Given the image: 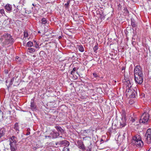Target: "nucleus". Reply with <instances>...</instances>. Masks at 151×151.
<instances>
[{
	"label": "nucleus",
	"mask_w": 151,
	"mask_h": 151,
	"mask_svg": "<svg viewBox=\"0 0 151 151\" xmlns=\"http://www.w3.org/2000/svg\"><path fill=\"white\" fill-rule=\"evenodd\" d=\"M132 144L136 145L137 147H140L143 145V143L141 140L139 135H136L134 137L132 142Z\"/></svg>",
	"instance_id": "obj_1"
},
{
	"label": "nucleus",
	"mask_w": 151,
	"mask_h": 151,
	"mask_svg": "<svg viewBox=\"0 0 151 151\" xmlns=\"http://www.w3.org/2000/svg\"><path fill=\"white\" fill-rule=\"evenodd\" d=\"M150 115L146 112H144L141 115L139 122L140 123H146L148 121Z\"/></svg>",
	"instance_id": "obj_2"
},
{
	"label": "nucleus",
	"mask_w": 151,
	"mask_h": 151,
	"mask_svg": "<svg viewBox=\"0 0 151 151\" xmlns=\"http://www.w3.org/2000/svg\"><path fill=\"white\" fill-rule=\"evenodd\" d=\"M4 36L5 38L4 41L3 42L4 45H6L9 44H12L14 43V39L10 34H6Z\"/></svg>",
	"instance_id": "obj_3"
},
{
	"label": "nucleus",
	"mask_w": 151,
	"mask_h": 151,
	"mask_svg": "<svg viewBox=\"0 0 151 151\" xmlns=\"http://www.w3.org/2000/svg\"><path fill=\"white\" fill-rule=\"evenodd\" d=\"M128 88H127L126 90V92H127V95H128L130 98H135L136 96V95H137V92L134 90L133 89H131L129 88V85H128Z\"/></svg>",
	"instance_id": "obj_4"
},
{
	"label": "nucleus",
	"mask_w": 151,
	"mask_h": 151,
	"mask_svg": "<svg viewBox=\"0 0 151 151\" xmlns=\"http://www.w3.org/2000/svg\"><path fill=\"white\" fill-rule=\"evenodd\" d=\"M144 137L145 141L148 144L151 143V129L150 128L148 129L145 133Z\"/></svg>",
	"instance_id": "obj_5"
},
{
	"label": "nucleus",
	"mask_w": 151,
	"mask_h": 151,
	"mask_svg": "<svg viewBox=\"0 0 151 151\" xmlns=\"http://www.w3.org/2000/svg\"><path fill=\"white\" fill-rule=\"evenodd\" d=\"M134 76L143 75L142 68L140 66H136L134 68Z\"/></svg>",
	"instance_id": "obj_6"
},
{
	"label": "nucleus",
	"mask_w": 151,
	"mask_h": 151,
	"mask_svg": "<svg viewBox=\"0 0 151 151\" xmlns=\"http://www.w3.org/2000/svg\"><path fill=\"white\" fill-rule=\"evenodd\" d=\"M134 76L135 81L136 83L139 84H141L142 83L143 80V75L137 76L135 75Z\"/></svg>",
	"instance_id": "obj_7"
},
{
	"label": "nucleus",
	"mask_w": 151,
	"mask_h": 151,
	"mask_svg": "<svg viewBox=\"0 0 151 151\" xmlns=\"http://www.w3.org/2000/svg\"><path fill=\"white\" fill-rule=\"evenodd\" d=\"M126 115H124L123 117H122L121 120L120 121V128H122L126 125Z\"/></svg>",
	"instance_id": "obj_8"
},
{
	"label": "nucleus",
	"mask_w": 151,
	"mask_h": 151,
	"mask_svg": "<svg viewBox=\"0 0 151 151\" xmlns=\"http://www.w3.org/2000/svg\"><path fill=\"white\" fill-rule=\"evenodd\" d=\"M78 146V148L82 150V151H85L86 148L84 146L83 142L81 140H78L77 142Z\"/></svg>",
	"instance_id": "obj_9"
},
{
	"label": "nucleus",
	"mask_w": 151,
	"mask_h": 151,
	"mask_svg": "<svg viewBox=\"0 0 151 151\" xmlns=\"http://www.w3.org/2000/svg\"><path fill=\"white\" fill-rule=\"evenodd\" d=\"M30 108L33 111L37 110V106L34 100L32 99L31 102Z\"/></svg>",
	"instance_id": "obj_10"
},
{
	"label": "nucleus",
	"mask_w": 151,
	"mask_h": 151,
	"mask_svg": "<svg viewBox=\"0 0 151 151\" xmlns=\"http://www.w3.org/2000/svg\"><path fill=\"white\" fill-rule=\"evenodd\" d=\"M59 143L60 146H61L62 145H63L65 147L68 146L70 144L69 142L65 140L60 141Z\"/></svg>",
	"instance_id": "obj_11"
},
{
	"label": "nucleus",
	"mask_w": 151,
	"mask_h": 151,
	"mask_svg": "<svg viewBox=\"0 0 151 151\" xmlns=\"http://www.w3.org/2000/svg\"><path fill=\"white\" fill-rule=\"evenodd\" d=\"M12 142H11L9 144L11 151H16L17 150V144H12Z\"/></svg>",
	"instance_id": "obj_12"
},
{
	"label": "nucleus",
	"mask_w": 151,
	"mask_h": 151,
	"mask_svg": "<svg viewBox=\"0 0 151 151\" xmlns=\"http://www.w3.org/2000/svg\"><path fill=\"white\" fill-rule=\"evenodd\" d=\"M50 135L52 136V138L54 139L58 137L59 135V134L53 131L52 132L50 133Z\"/></svg>",
	"instance_id": "obj_13"
},
{
	"label": "nucleus",
	"mask_w": 151,
	"mask_h": 151,
	"mask_svg": "<svg viewBox=\"0 0 151 151\" xmlns=\"http://www.w3.org/2000/svg\"><path fill=\"white\" fill-rule=\"evenodd\" d=\"M11 140L10 141V142H12L13 144H17V137L14 136H12L11 138Z\"/></svg>",
	"instance_id": "obj_14"
},
{
	"label": "nucleus",
	"mask_w": 151,
	"mask_h": 151,
	"mask_svg": "<svg viewBox=\"0 0 151 151\" xmlns=\"http://www.w3.org/2000/svg\"><path fill=\"white\" fill-rule=\"evenodd\" d=\"M55 128L58 132H60L61 133H63L64 132V130L60 127L58 126H56Z\"/></svg>",
	"instance_id": "obj_15"
},
{
	"label": "nucleus",
	"mask_w": 151,
	"mask_h": 151,
	"mask_svg": "<svg viewBox=\"0 0 151 151\" xmlns=\"http://www.w3.org/2000/svg\"><path fill=\"white\" fill-rule=\"evenodd\" d=\"M5 9L7 10V11L11 12L12 9V5L9 4H7L5 6Z\"/></svg>",
	"instance_id": "obj_16"
},
{
	"label": "nucleus",
	"mask_w": 151,
	"mask_h": 151,
	"mask_svg": "<svg viewBox=\"0 0 151 151\" xmlns=\"http://www.w3.org/2000/svg\"><path fill=\"white\" fill-rule=\"evenodd\" d=\"M131 25L133 27H134L137 26V24L133 18L131 19Z\"/></svg>",
	"instance_id": "obj_17"
},
{
	"label": "nucleus",
	"mask_w": 151,
	"mask_h": 151,
	"mask_svg": "<svg viewBox=\"0 0 151 151\" xmlns=\"http://www.w3.org/2000/svg\"><path fill=\"white\" fill-rule=\"evenodd\" d=\"M5 130L4 128H2L0 129V138L4 135L5 134Z\"/></svg>",
	"instance_id": "obj_18"
},
{
	"label": "nucleus",
	"mask_w": 151,
	"mask_h": 151,
	"mask_svg": "<svg viewBox=\"0 0 151 151\" xmlns=\"http://www.w3.org/2000/svg\"><path fill=\"white\" fill-rule=\"evenodd\" d=\"M14 129L16 131H19V127L17 123L15 124L14 127Z\"/></svg>",
	"instance_id": "obj_19"
},
{
	"label": "nucleus",
	"mask_w": 151,
	"mask_h": 151,
	"mask_svg": "<svg viewBox=\"0 0 151 151\" xmlns=\"http://www.w3.org/2000/svg\"><path fill=\"white\" fill-rule=\"evenodd\" d=\"M78 47L79 50L81 52H83L84 51V49L82 45H80L78 46Z\"/></svg>",
	"instance_id": "obj_20"
},
{
	"label": "nucleus",
	"mask_w": 151,
	"mask_h": 151,
	"mask_svg": "<svg viewBox=\"0 0 151 151\" xmlns=\"http://www.w3.org/2000/svg\"><path fill=\"white\" fill-rule=\"evenodd\" d=\"M42 23L43 24H45L47 23V20L45 18H43L41 20Z\"/></svg>",
	"instance_id": "obj_21"
},
{
	"label": "nucleus",
	"mask_w": 151,
	"mask_h": 151,
	"mask_svg": "<svg viewBox=\"0 0 151 151\" xmlns=\"http://www.w3.org/2000/svg\"><path fill=\"white\" fill-rule=\"evenodd\" d=\"M33 42L30 41L27 42L26 45V46L28 47H31L33 46Z\"/></svg>",
	"instance_id": "obj_22"
},
{
	"label": "nucleus",
	"mask_w": 151,
	"mask_h": 151,
	"mask_svg": "<svg viewBox=\"0 0 151 151\" xmlns=\"http://www.w3.org/2000/svg\"><path fill=\"white\" fill-rule=\"evenodd\" d=\"M76 70V67H74L73 68V70L71 72L70 74L72 75L73 76H74L75 75V73Z\"/></svg>",
	"instance_id": "obj_23"
},
{
	"label": "nucleus",
	"mask_w": 151,
	"mask_h": 151,
	"mask_svg": "<svg viewBox=\"0 0 151 151\" xmlns=\"http://www.w3.org/2000/svg\"><path fill=\"white\" fill-rule=\"evenodd\" d=\"M98 43H97V44L93 48V50H94V52H95V53H96L97 52V51H96V50H98Z\"/></svg>",
	"instance_id": "obj_24"
},
{
	"label": "nucleus",
	"mask_w": 151,
	"mask_h": 151,
	"mask_svg": "<svg viewBox=\"0 0 151 151\" xmlns=\"http://www.w3.org/2000/svg\"><path fill=\"white\" fill-rule=\"evenodd\" d=\"M28 50H29V52L30 53L33 52L35 50V49L33 48H29Z\"/></svg>",
	"instance_id": "obj_25"
},
{
	"label": "nucleus",
	"mask_w": 151,
	"mask_h": 151,
	"mask_svg": "<svg viewBox=\"0 0 151 151\" xmlns=\"http://www.w3.org/2000/svg\"><path fill=\"white\" fill-rule=\"evenodd\" d=\"M70 0H69L68 1L66 4H65V8H68L69 6V4H70Z\"/></svg>",
	"instance_id": "obj_26"
},
{
	"label": "nucleus",
	"mask_w": 151,
	"mask_h": 151,
	"mask_svg": "<svg viewBox=\"0 0 151 151\" xmlns=\"http://www.w3.org/2000/svg\"><path fill=\"white\" fill-rule=\"evenodd\" d=\"M147 8L149 9H151V1H150L148 2V5L147 6Z\"/></svg>",
	"instance_id": "obj_27"
},
{
	"label": "nucleus",
	"mask_w": 151,
	"mask_h": 151,
	"mask_svg": "<svg viewBox=\"0 0 151 151\" xmlns=\"http://www.w3.org/2000/svg\"><path fill=\"white\" fill-rule=\"evenodd\" d=\"M124 13L129 14V12L128 10L127 9V8L125 7L123 9Z\"/></svg>",
	"instance_id": "obj_28"
},
{
	"label": "nucleus",
	"mask_w": 151,
	"mask_h": 151,
	"mask_svg": "<svg viewBox=\"0 0 151 151\" xmlns=\"http://www.w3.org/2000/svg\"><path fill=\"white\" fill-rule=\"evenodd\" d=\"M133 31V35L132 37V39L135 40L136 38V34L134 32V29L133 28H132Z\"/></svg>",
	"instance_id": "obj_29"
},
{
	"label": "nucleus",
	"mask_w": 151,
	"mask_h": 151,
	"mask_svg": "<svg viewBox=\"0 0 151 151\" xmlns=\"http://www.w3.org/2000/svg\"><path fill=\"white\" fill-rule=\"evenodd\" d=\"M126 69V66H123L121 69V72L122 73H124L125 72V70Z\"/></svg>",
	"instance_id": "obj_30"
},
{
	"label": "nucleus",
	"mask_w": 151,
	"mask_h": 151,
	"mask_svg": "<svg viewBox=\"0 0 151 151\" xmlns=\"http://www.w3.org/2000/svg\"><path fill=\"white\" fill-rule=\"evenodd\" d=\"M129 120L132 122H134L135 121V119L133 118L132 117H130L129 118Z\"/></svg>",
	"instance_id": "obj_31"
},
{
	"label": "nucleus",
	"mask_w": 151,
	"mask_h": 151,
	"mask_svg": "<svg viewBox=\"0 0 151 151\" xmlns=\"http://www.w3.org/2000/svg\"><path fill=\"white\" fill-rule=\"evenodd\" d=\"M99 14L101 16L100 17L101 19L104 18L105 15L102 12L101 13H100Z\"/></svg>",
	"instance_id": "obj_32"
},
{
	"label": "nucleus",
	"mask_w": 151,
	"mask_h": 151,
	"mask_svg": "<svg viewBox=\"0 0 151 151\" xmlns=\"http://www.w3.org/2000/svg\"><path fill=\"white\" fill-rule=\"evenodd\" d=\"M15 60L17 62H20L21 61V58L18 56H17L15 58Z\"/></svg>",
	"instance_id": "obj_33"
},
{
	"label": "nucleus",
	"mask_w": 151,
	"mask_h": 151,
	"mask_svg": "<svg viewBox=\"0 0 151 151\" xmlns=\"http://www.w3.org/2000/svg\"><path fill=\"white\" fill-rule=\"evenodd\" d=\"M122 6L120 4H119L117 5V9L120 10L121 9Z\"/></svg>",
	"instance_id": "obj_34"
},
{
	"label": "nucleus",
	"mask_w": 151,
	"mask_h": 151,
	"mask_svg": "<svg viewBox=\"0 0 151 151\" xmlns=\"http://www.w3.org/2000/svg\"><path fill=\"white\" fill-rule=\"evenodd\" d=\"M86 151H92L91 150V147L89 146L88 147L87 149L86 148V149L85 150Z\"/></svg>",
	"instance_id": "obj_35"
},
{
	"label": "nucleus",
	"mask_w": 151,
	"mask_h": 151,
	"mask_svg": "<svg viewBox=\"0 0 151 151\" xmlns=\"http://www.w3.org/2000/svg\"><path fill=\"white\" fill-rule=\"evenodd\" d=\"M15 79L14 77H13L11 80L10 84L12 85L13 84V82L14 81Z\"/></svg>",
	"instance_id": "obj_36"
},
{
	"label": "nucleus",
	"mask_w": 151,
	"mask_h": 151,
	"mask_svg": "<svg viewBox=\"0 0 151 151\" xmlns=\"http://www.w3.org/2000/svg\"><path fill=\"white\" fill-rule=\"evenodd\" d=\"M93 76L95 78L99 77V76L96 73H93Z\"/></svg>",
	"instance_id": "obj_37"
},
{
	"label": "nucleus",
	"mask_w": 151,
	"mask_h": 151,
	"mask_svg": "<svg viewBox=\"0 0 151 151\" xmlns=\"http://www.w3.org/2000/svg\"><path fill=\"white\" fill-rule=\"evenodd\" d=\"M0 13L2 14H4V10L3 9H0Z\"/></svg>",
	"instance_id": "obj_38"
},
{
	"label": "nucleus",
	"mask_w": 151,
	"mask_h": 151,
	"mask_svg": "<svg viewBox=\"0 0 151 151\" xmlns=\"http://www.w3.org/2000/svg\"><path fill=\"white\" fill-rule=\"evenodd\" d=\"M24 36L25 37H27L28 36V34L27 32H24Z\"/></svg>",
	"instance_id": "obj_39"
},
{
	"label": "nucleus",
	"mask_w": 151,
	"mask_h": 151,
	"mask_svg": "<svg viewBox=\"0 0 151 151\" xmlns=\"http://www.w3.org/2000/svg\"><path fill=\"white\" fill-rule=\"evenodd\" d=\"M19 11V9L17 8V7L16 9H14L13 11V13H16L17 12Z\"/></svg>",
	"instance_id": "obj_40"
},
{
	"label": "nucleus",
	"mask_w": 151,
	"mask_h": 151,
	"mask_svg": "<svg viewBox=\"0 0 151 151\" xmlns=\"http://www.w3.org/2000/svg\"><path fill=\"white\" fill-rule=\"evenodd\" d=\"M84 132H85L86 133H88V132H90V130L89 129L85 130L83 131Z\"/></svg>",
	"instance_id": "obj_41"
},
{
	"label": "nucleus",
	"mask_w": 151,
	"mask_h": 151,
	"mask_svg": "<svg viewBox=\"0 0 151 151\" xmlns=\"http://www.w3.org/2000/svg\"><path fill=\"white\" fill-rule=\"evenodd\" d=\"M35 47L37 48H39V44H37H37H35Z\"/></svg>",
	"instance_id": "obj_42"
},
{
	"label": "nucleus",
	"mask_w": 151,
	"mask_h": 151,
	"mask_svg": "<svg viewBox=\"0 0 151 151\" xmlns=\"http://www.w3.org/2000/svg\"><path fill=\"white\" fill-rule=\"evenodd\" d=\"M87 137H88V138H91V137H89V136H87V137H83V140H86V138H87Z\"/></svg>",
	"instance_id": "obj_43"
},
{
	"label": "nucleus",
	"mask_w": 151,
	"mask_h": 151,
	"mask_svg": "<svg viewBox=\"0 0 151 151\" xmlns=\"http://www.w3.org/2000/svg\"><path fill=\"white\" fill-rule=\"evenodd\" d=\"M60 143V141L56 142L55 144H56V145H59V143Z\"/></svg>",
	"instance_id": "obj_44"
},
{
	"label": "nucleus",
	"mask_w": 151,
	"mask_h": 151,
	"mask_svg": "<svg viewBox=\"0 0 151 151\" xmlns=\"http://www.w3.org/2000/svg\"><path fill=\"white\" fill-rule=\"evenodd\" d=\"M30 134V132H27V134H26V135H29Z\"/></svg>",
	"instance_id": "obj_45"
},
{
	"label": "nucleus",
	"mask_w": 151,
	"mask_h": 151,
	"mask_svg": "<svg viewBox=\"0 0 151 151\" xmlns=\"http://www.w3.org/2000/svg\"><path fill=\"white\" fill-rule=\"evenodd\" d=\"M134 43H135V42L134 41H132V44L133 45H134Z\"/></svg>",
	"instance_id": "obj_46"
},
{
	"label": "nucleus",
	"mask_w": 151,
	"mask_h": 151,
	"mask_svg": "<svg viewBox=\"0 0 151 151\" xmlns=\"http://www.w3.org/2000/svg\"><path fill=\"white\" fill-rule=\"evenodd\" d=\"M11 111H8V114H9V115H11Z\"/></svg>",
	"instance_id": "obj_47"
},
{
	"label": "nucleus",
	"mask_w": 151,
	"mask_h": 151,
	"mask_svg": "<svg viewBox=\"0 0 151 151\" xmlns=\"http://www.w3.org/2000/svg\"><path fill=\"white\" fill-rule=\"evenodd\" d=\"M125 134H126L125 133H124L123 134V136L124 137H125Z\"/></svg>",
	"instance_id": "obj_48"
},
{
	"label": "nucleus",
	"mask_w": 151,
	"mask_h": 151,
	"mask_svg": "<svg viewBox=\"0 0 151 151\" xmlns=\"http://www.w3.org/2000/svg\"><path fill=\"white\" fill-rule=\"evenodd\" d=\"M34 43H35V44H37V42L36 41L34 40Z\"/></svg>",
	"instance_id": "obj_49"
},
{
	"label": "nucleus",
	"mask_w": 151,
	"mask_h": 151,
	"mask_svg": "<svg viewBox=\"0 0 151 151\" xmlns=\"http://www.w3.org/2000/svg\"><path fill=\"white\" fill-rule=\"evenodd\" d=\"M25 45V42H23V46H24Z\"/></svg>",
	"instance_id": "obj_50"
},
{
	"label": "nucleus",
	"mask_w": 151,
	"mask_h": 151,
	"mask_svg": "<svg viewBox=\"0 0 151 151\" xmlns=\"http://www.w3.org/2000/svg\"><path fill=\"white\" fill-rule=\"evenodd\" d=\"M147 151H151V147Z\"/></svg>",
	"instance_id": "obj_51"
},
{
	"label": "nucleus",
	"mask_w": 151,
	"mask_h": 151,
	"mask_svg": "<svg viewBox=\"0 0 151 151\" xmlns=\"http://www.w3.org/2000/svg\"><path fill=\"white\" fill-rule=\"evenodd\" d=\"M61 38H62V37L61 36H59V37H58V38H59V39H60Z\"/></svg>",
	"instance_id": "obj_52"
},
{
	"label": "nucleus",
	"mask_w": 151,
	"mask_h": 151,
	"mask_svg": "<svg viewBox=\"0 0 151 151\" xmlns=\"http://www.w3.org/2000/svg\"><path fill=\"white\" fill-rule=\"evenodd\" d=\"M103 141H104V140H103V139H101V140H100V142Z\"/></svg>",
	"instance_id": "obj_53"
},
{
	"label": "nucleus",
	"mask_w": 151,
	"mask_h": 151,
	"mask_svg": "<svg viewBox=\"0 0 151 151\" xmlns=\"http://www.w3.org/2000/svg\"><path fill=\"white\" fill-rule=\"evenodd\" d=\"M127 83H128V82H129V83H130V81H129V80H128L127 79Z\"/></svg>",
	"instance_id": "obj_54"
},
{
	"label": "nucleus",
	"mask_w": 151,
	"mask_h": 151,
	"mask_svg": "<svg viewBox=\"0 0 151 151\" xmlns=\"http://www.w3.org/2000/svg\"><path fill=\"white\" fill-rule=\"evenodd\" d=\"M32 5L33 6H35V5H34V4H32Z\"/></svg>",
	"instance_id": "obj_55"
},
{
	"label": "nucleus",
	"mask_w": 151,
	"mask_h": 151,
	"mask_svg": "<svg viewBox=\"0 0 151 151\" xmlns=\"http://www.w3.org/2000/svg\"><path fill=\"white\" fill-rule=\"evenodd\" d=\"M38 33H40V31H38Z\"/></svg>",
	"instance_id": "obj_56"
},
{
	"label": "nucleus",
	"mask_w": 151,
	"mask_h": 151,
	"mask_svg": "<svg viewBox=\"0 0 151 151\" xmlns=\"http://www.w3.org/2000/svg\"><path fill=\"white\" fill-rule=\"evenodd\" d=\"M61 137V138L62 137V136H60V137Z\"/></svg>",
	"instance_id": "obj_57"
},
{
	"label": "nucleus",
	"mask_w": 151,
	"mask_h": 151,
	"mask_svg": "<svg viewBox=\"0 0 151 151\" xmlns=\"http://www.w3.org/2000/svg\"><path fill=\"white\" fill-rule=\"evenodd\" d=\"M91 90L92 91H93V89H91Z\"/></svg>",
	"instance_id": "obj_58"
},
{
	"label": "nucleus",
	"mask_w": 151,
	"mask_h": 151,
	"mask_svg": "<svg viewBox=\"0 0 151 151\" xmlns=\"http://www.w3.org/2000/svg\"><path fill=\"white\" fill-rule=\"evenodd\" d=\"M45 137L46 138H47V136H45Z\"/></svg>",
	"instance_id": "obj_59"
},
{
	"label": "nucleus",
	"mask_w": 151,
	"mask_h": 151,
	"mask_svg": "<svg viewBox=\"0 0 151 151\" xmlns=\"http://www.w3.org/2000/svg\"><path fill=\"white\" fill-rule=\"evenodd\" d=\"M76 14H77V13H76Z\"/></svg>",
	"instance_id": "obj_60"
},
{
	"label": "nucleus",
	"mask_w": 151,
	"mask_h": 151,
	"mask_svg": "<svg viewBox=\"0 0 151 151\" xmlns=\"http://www.w3.org/2000/svg\"><path fill=\"white\" fill-rule=\"evenodd\" d=\"M76 14H77V13H76Z\"/></svg>",
	"instance_id": "obj_61"
},
{
	"label": "nucleus",
	"mask_w": 151,
	"mask_h": 151,
	"mask_svg": "<svg viewBox=\"0 0 151 151\" xmlns=\"http://www.w3.org/2000/svg\"><path fill=\"white\" fill-rule=\"evenodd\" d=\"M76 14H77V13H76Z\"/></svg>",
	"instance_id": "obj_62"
}]
</instances>
